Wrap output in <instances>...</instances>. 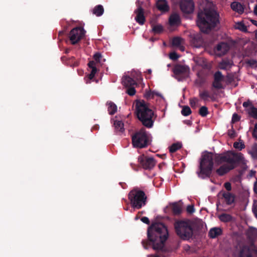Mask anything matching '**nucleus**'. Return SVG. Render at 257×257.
Here are the masks:
<instances>
[{"mask_svg":"<svg viewBox=\"0 0 257 257\" xmlns=\"http://www.w3.org/2000/svg\"><path fill=\"white\" fill-rule=\"evenodd\" d=\"M148 240H142V243L145 249L152 245L155 250H161L168 238L169 233L167 227L163 223H153L147 230Z\"/></svg>","mask_w":257,"mask_h":257,"instance_id":"f257e3e1","label":"nucleus"},{"mask_svg":"<svg viewBox=\"0 0 257 257\" xmlns=\"http://www.w3.org/2000/svg\"><path fill=\"white\" fill-rule=\"evenodd\" d=\"M215 162L221 164L227 163L221 166L216 171L219 176H223L229 171L234 169L239 164L243 163L244 157L241 153H235L233 151H228L223 154H217L215 158Z\"/></svg>","mask_w":257,"mask_h":257,"instance_id":"f03ea898","label":"nucleus"},{"mask_svg":"<svg viewBox=\"0 0 257 257\" xmlns=\"http://www.w3.org/2000/svg\"><path fill=\"white\" fill-rule=\"evenodd\" d=\"M219 15L214 9L205 8L198 12L196 23L200 31L209 33L219 23Z\"/></svg>","mask_w":257,"mask_h":257,"instance_id":"7ed1b4c3","label":"nucleus"},{"mask_svg":"<svg viewBox=\"0 0 257 257\" xmlns=\"http://www.w3.org/2000/svg\"><path fill=\"white\" fill-rule=\"evenodd\" d=\"M135 114L142 124L147 128L153 127L155 119L154 112L144 100H137L135 103Z\"/></svg>","mask_w":257,"mask_h":257,"instance_id":"20e7f679","label":"nucleus"},{"mask_svg":"<svg viewBox=\"0 0 257 257\" xmlns=\"http://www.w3.org/2000/svg\"><path fill=\"white\" fill-rule=\"evenodd\" d=\"M128 199L132 207L140 209L146 205L148 197L145 192L138 187H135L128 194Z\"/></svg>","mask_w":257,"mask_h":257,"instance_id":"39448f33","label":"nucleus"},{"mask_svg":"<svg viewBox=\"0 0 257 257\" xmlns=\"http://www.w3.org/2000/svg\"><path fill=\"white\" fill-rule=\"evenodd\" d=\"M213 157L211 153H207L202 156L197 172L198 177L202 179L209 178L213 168Z\"/></svg>","mask_w":257,"mask_h":257,"instance_id":"423d86ee","label":"nucleus"},{"mask_svg":"<svg viewBox=\"0 0 257 257\" xmlns=\"http://www.w3.org/2000/svg\"><path fill=\"white\" fill-rule=\"evenodd\" d=\"M177 234L183 240H188L192 237L193 229L189 220H177L174 223Z\"/></svg>","mask_w":257,"mask_h":257,"instance_id":"0eeeda50","label":"nucleus"},{"mask_svg":"<svg viewBox=\"0 0 257 257\" xmlns=\"http://www.w3.org/2000/svg\"><path fill=\"white\" fill-rule=\"evenodd\" d=\"M132 140L134 147L136 148H145L150 144L149 135L143 127L132 136Z\"/></svg>","mask_w":257,"mask_h":257,"instance_id":"6e6552de","label":"nucleus"},{"mask_svg":"<svg viewBox=\"0 0 257 257\" xmlns=\"http://www.w3.org/2000/svg\"><path fill=\"white\" fill-rule=\"evenodd\" d=\"M85 33V31L81 27H76L71 30L69 37L72 44L77 43L84 36Z\"/></svg>","mask_w":257,"mask_h":257,"instance_id":"1a4fd4ad","label":"nucleus"},{"mask_svg":"<svg viewBox=\"0 0 257 257\" xmlns=\"http://www.w3.org/2000/svg\"><path fill=\"white\" fill-rule=\"evenodd\" d=\"M138 162L143 169L148 170H152L156 164V161L153 158L144 155L139 157Z\"/></svg>","mask_w":257,"mask_h":257,"instance_id":"9d476101","label":"nucleus"},{"mask_svg":"<svg viewBox=\"0 0 257 257\" xmlns=\"http://www.w3.org/2000/svg\"><path fill=\"white\" fill-rule=\"evenodd\" d=\"M143 3L140 0H137L136 2L137 7V9L134 11V13L136 15L135 18L136 21L140 25L145 24L146 18L144 15V10L142 7Z\"/></svg>","mask_w":257,"mask_h":257,"instance_id":"9b49d317","label":"nucleus"},{"mask_svg":"<svg viewBox=\"0 0 257 257\" xmlns=\"http://www.w3.org/2000/svg\"><path fill=\"white\" fill-rule=\"evenodd\" d=\"M180 7L184 13L191 14L194 11V3L193 0H182Z\"/></svg>","mask_w":257,"mask_h":257,"instance_id":"f8f14e48","label":"nucleus"},{"mask_svg":"<svg viewBox=\"0 0 257 257\" xmlns=\"http://www.w3.org/2000/svg\"><path fill=\"white\" fill-rule=\"evenodd\" d=\"M214 80L212 84V87L220 89L223 88L222 82L223 81L224 77L222 73L219 71H216L213 76Z\"/></svg>","mask_w":257,"mask_h":257,"instance_id":"ddd939ff","label":"nucleus"},{"mask_svg":"<svg viewBox=\"0 0 257 257\" xmlns=\"http://www.w3.org/2000/svg\"><path fill=\"white\" fill-rule=\"evenodd\" d=\"M189 72V68L185 65H177L173 68L174 73L178 76L186 77Z\"/></svg>","mask_w":257,"mask_h":257,"instance_id":"4468645a","label":"nucleus"},{"mask_svg":"<svg viewBox=\"0 0 257 257\" xmlns=\"http://www.w3.org/2000/svg\"><path fill=\"white\" fill-rule=\"evenodd\" d=\"M229 45L225 42L219 43L215 48V52L217 55L223 56L225 55L229 50Z\"/></svg>","mask_w":257,"mask_h":257,"instance_id":"2eb2a0df","label":"nucleus"},{"mask_svg":"<svg viewBox=\"0 0 257 257\" xmlns=\"http://www.w3.org/2000/svg\"><path fill=\"white\" fill-rule=\"evenodd\" d=\"M254 248L255 246L253 244H251L249 247L243 246L239 251L238 257H252L251 250Z\"/></svg>","mask_w":257,"mask_h":257,"instance_id":"dca6fc26","label":"nucleus"},{"mask_svg":"<svg viewBox=\"0 0 257 257\" xmlns=\"http://www.w3.org/2000/svg\"><path fill=\"white\" fill-rule=\"evenodd\" d=\"M156 6L160 11L163 13L168 12L170 9L166 0H158Z\"/></svg>","mask_w":257,"mask_h":257,"instance_id":"f3484780","label":"nucleus"},{"mask_svg":"<svg viewBox=\"0 0 257 257\" xmlns=\"http://www.w3.org/2000/svg\"><path fill=\"white\" fill-rule=\"evenodd\" d=\"M222 196L224 198L226 204L231 205L234 203L235 196L232 193L229 192H223Z\"/></svg>","mask_w":257,"mask_h":257,"instance_id":"a211bd4d","label":"nucleus"},{"mask_svg":"<svg viewBox=\"0 0 257 257\" xmlns=\"http://www.w3.org/2000/svg\"><path fill=\"white\" fill-rule=\"evenodd\" d=\"M122 84L125 87L135 86L137 85V83L132 77L126 76L122 78Z\"/></svg>","mask_w":257,"mask_h":257,"instance_id":"6ab92c4d","label":"nucleus"},{"mask_svg":"<svg viewBox=\"0 0 257 257\" xmlns=\"http://www.w3.org/2000/svg\"><path fill=\"white\" fill-rule=\"evenodd\" d=\"M232 10L238 14H242L244 12V7L242 5L237 2H233L231 4Z\"/></svg>","mask_w":257,"mask_h":257,"instance_id":"aec40b11","label":"nucleus"},{"mask_svg":"<svg viewBox=\"0 0 257 257\" xmlns=\"http://www.w3.org/2000/svg\"><path fill=\"white\" fill-rule=\"evenodd\" d=\"M222 233V229L219 227H214L209 231L208 236L211 238H215L218 236L221 235Z\"/></svg>","mask_w":257,"mask_h":257,"instance_id":"412c9836","label":"nucleus"},{"mask_svg":"<svg viewBox=\"0 0 257 257\" xmlns=\"http://www.w3.org/2000/svg\"><path fill=\"white\" fill-rule=\"evenodd\" d=\"M200 98L204 101L208 100V98L214 100V97L213 95H211L209 91L206 90H204L202 91H199V94Z\"/></svg>","mask_w":257,"mask_h":257,"instance_id":"4be33fe9","label":"nucleus"},{"mask_svg":"<svg viewBox=\"0 0 257 257\" xmlns=\"http://www.w3.org/2000/svg\"><path fill=\"white\" fill-rule=\"evenodd\" d=\"M180 23V17L177 14H173L170 17L169 24L171 26L178 25Z\"/></svg>","mask_w":257,"mask_h":257,"instance_id":"5701e85b","label":"nucleus"},{"mask_svg":"<svg viewBox=\"0 0 257 257\" xmlns=\"http://www.w3.org/2000/svg\"><path fill=\"white\" fill-rule=\"evenodd\" d=\"M171 207L172 212L174 215H179L182 212V206L179 203H173Z\"/></svg>","mask_w":257,"mask_h":257,"instance_id":"b1692460","label":"nucleus"},{"mask_svg":"<svg viewBox=\"0 0 257 257\" xmlns=\"http://www.w3.org/2000/svg\"><path fill=\"white\" fill-rule=\"evenodd\" d=\"M114 126L115 130L116 132L122 133L124 132V124L120 120H115L114 122Z\"/></svg>","mask_w":257,"mask_h":257,"instance_id":"393cba45","label":"nucleus"},{"mask_svg":"<svg viewBox=\"0 0 257 257\" xmlns=\"http://www.w3.org/2000/svg\"><path fill=\"white\" fill-rule=\"evenodd\" d=\"M104 13V9L102 5L96 6L93 9V14L97 17L101 16Z\"/></svg>","mask_w":257,"mask_h":257,"instance_id":"a878e982","label":"nucleus"},{"mask_svg":"<svg viewBox=\"0 0 257 257\" xmlns=\"http://www.w3.org/2000/svg\"><path fill=\"white\" fill-rule=\"evenodd\" d=\"M220 220L223 222H229L232 220V216L227 213H222L219 216Z\"/></svg>","mask_w":257,"mask_h":257,"instance_id":"bb28decb","label":"nucleus"},{"mask_svg":"<svg viewBox=\"0 0 257 257\" xmlns=\"http://www.w3.org/2000/svg\"><path fill=\"white\" fill-rule=\"evenodd\" d=\"M107 105H108L107 110L108 111V113L110 115L114 114L117 110V106L116 105L112 102H108L107 103Z\"/></svg>","mask_w":257,"mask_h":257,"instance_id":"cd10ccee","label":"nucleus"},{"mask_svg":"<svg viewBox=\"0 0 257 257\" xmlns=\"http://www.w3.org/2000/svg\"><path fill=\"white\" fill-rule=\"evenodd\" d=\"M248 152L252 158L257 160V144H254Z\"/></svg>","mask_w":257,"mask_h":257,"instance_id":"c85d7f7f","label":"nucleus"},{"mask_svg":"<svg viewBox=\"0 0 257 257\" xmlns=\"http://www.w3.org/2000/svg\"><path fill=\"white\" fill-rule=\"evenodd\" d=\"M181 147V144L179 143H174L170 147L169 151L170 153H173L179 150Z\"/></svg>","mask_w":257,"mask_h":257,"instance_id":"c756f323","label":"nucleus"},{"mask_svg":"<svg viewBox=\"0 0 257 257\" xmlns=\"http://www.w3.org/2000/svg\"><path fill=\"white\" fill-rule=\"evenodd\" d=\"M233 147L236 149L241 151L245 148V145L243 141L240 140L239 142H235L233 143Z\"/></svg>","mask_w":257,"mask_h":257,"instance_id":"7c9ffc66","label":"nucleus"},{"mask_svg":"<svg viewBox=\"0 0 257 257\" xmlns=\"http://www.w3.org/2000/svg\"><path fill=\"white\" fill-rule=\"evenodd\" d=\"M152 31L155 34H160L163 31V26L161 25H153Z\"/></svg>","mask_w":257,"mask_h":257,"instance_id":"2f4dec72","label":"nucleus"},{"mask_svg":"<svg viewBox=\"0 0 257 257\" xmlns=\"http://www.w3.org/2000/svg\"><path fill=\"white\" fill-rule=\"evenodd\" d=\"M231 65L230 62L228 60H223L219 63L221 69L226 70Z\"/></svg>","mask_w":257,"mask_h":257,"instance_id":"473e14b6","label":"nucleus"},{"mask_svg":"<svg viewBox=\"0 0 257 257\" xmlns=\"http://www.w3.org/2000/svg\"><path fill=\"white\" fill-rule=\"evenodd\" d=\"M93 59L97 64H101L102 63V57L101 54L99 53H96L93 55Z\"/></svg>","mask_w":257,"mask_h":257,"instance_id":"72a5a7b5","label":"nucleus"},{"mask_svg":"<svg viewBox=\"0 0 257 257\" xmlns=\"http://www.w3.org/2000/svg\"><path fill=\"white\" fill-rule=\"evenodd\" d=\"M208 113V110L207 107L203 106L200 107L199 110V114L203 116H206Z\"/></svg>","mask_w":257,"mask_h":257,"instance_id":"f704fd0d","label":"nucleus"},{"mask_svg":"<svg viewBox=\"0 0 257 257\" xmlns=\"http://www.w3.org/2000/svg\"><path fill=\"white\" fill-rule=\"evenodd\" d=\"M198 76V78L196 80L195 83L199 86H202L206 82V78L201 76L199 73Z\"/></svg>","mask_w":257,"mask_h":257,"instance_id":"c9c22d12","label":"nucleus"},{"mask_svg":"<svg viewBox=\"0 0 257 257\" xmlns=\"http://www.w3.org/2000/svg\"><path fill=\"white\" fill-rule=\"evenodd\" d=\"M191 110L188 106H184L181 110V113L184 116H188L191 114Z\"/></svg>","mask_w":257,"mask_h":257,"instance_id":"e433bc0d","label":"nucleus"},{"mask_svg":"<svg viewBox=\"0 0 257 257\" xmlns=\"http://www.w3.org/2000/svg\"><path fill=\"white\" fill-rule=\"evenodd\" d=\"M182 39L180 37H174L172 39V45L173 46L179 47L181 45Z\"/></svg>","mask_w":257,"mask_h":257,"instance_id":"4c0bfd02","label":"nucleus"},{"mask_svg":"<svg viewBox=\"0 0 257 257\" xmlns=\"http://www.w3.org/2000/svg\"><path fill=\"white\" fill-rule=\"evenodd\" d=\"M248 114L254 118L257 119V108L251 107L248 109Z\"/></svg>","mask_w":257,"mask_h":257,"instance_id":"58836bf2","label":"nucleus"},{"mask_svg":"<svg viewBox=\"0 0 257 257\" xmlns=\"http://www.w3.org/2000/svg\"><path fill=\"white\" fill-rule=\"evenodd\" d=\"M127 88V89L126 91V93L128 95L133 96L136 94V91L134 86H131Z\"/></svg>","mask_w":257,"mask_h":257,"instance_id":"ea45409f","label":"nucleus"},{"mask_svg":"<svg viewBox=\"0 0 257 257\" xmlns=\"http://www.w3.org/2000/svg\"><path fill=\"white\" fill-rule=\"evenodd\" d=\"M237 29L242 32H246L247 31V28L246 26L242 22H239L237 24Z\"/></svg>","mask_w":257,"mask_h":257,"instance_id":"a19ab883","label":"nucleus"},{"mask_svg":"<svg viewBox=\"0 0 257 257\" xmlns=\"http://www.w3.org/2000/svg\"><path fill=\"white\" fill-rule=\"evenodd\" d=\"M97 71V69L96 67H93V68L91 69L90 73L88 75V77L89 80H91L94 78Z\"/></svg>","mask_w":257,"mask_h":257,"instance_id":"79ce46f5","label":"nucleus"},{"mask_svg":"<svg viewBox=\"0 0 257 257\" xmlns=\"http://www.w3.org/2000/svg\"><path fill=\"white\" fill-rule=\"evenodd\" d=\"M243 106L246 108V111L248 113V109L251 107H254L251 102L249 101H245L242 104Z\"/></svg>","mask_w":257,"mask_h":257,"instance_id":"37998d69","label":"nucleus"},{"mask_svg":"<svg viewBox=\"0 0 257 257\" xmlns=\"http://www.w3.org/2000/svg\"><path fill=\"white\" fill-rule=\"evenodd\" d=\"M240 119V117L236 113H234L232 115L231 122L235 123L238 121Z\"/></svg>","mask_w":257,"mask_h":257,"instance_id":"c03bdc74","label":"nucleus"},{"mask_svg":"<svg viewBox=\"0 0 257 257\" xmlns=\"http://www.w3.org/2000/svg\"><path fill=\"white\" fill-rule=\"evenodd\" d=\"M187 212L189 214H192L195 211L194 207L193 205H188L186 208Z\"/></svg>","mask_w":257,"mask_h":257,"instance_id":"a18cd8bd","label":"nucleus"},{"mask_svg":"<svg viewBox=\"0 0 257 257\" xmlns=\"http://www.w3.org/2000/svg\"><path fill=\"white\" fill-rule=\"evenodd\" d=\"M98 65V64H97L94 60L89 61L88 64V67L91 69L93 68V67H96Z\"/></svg>","mask_w":257,"mask_h":257,"instance_id":"49530a36","label":"nucleus"},{"mask_svg":"<svg viewBox=\"0 0 257 257\" xmlns=\"http://www.w3.org/2000/svg\"><path fill=\"white\" fill-rule=\"evenodd\" d=\"M170 58L173 60H176L179 58V56L176 52H173L170 53Z\"/></svg>","mask_w":257,"mask_h":257,"instance_id":"de8ad7c7","label":"nucleus"},{"mask_svg":"<svg viewBox=\"0 0 257 257\" xmlns=\"http://www.w3.org/2000/svg\"><path fill=\"white\" fill-rule=\"evenodd\" d=\"M197 102V99L196 98L191 99L190 100V104L191 107H195Z\"/></svg>","mask_w":257,"mask_h":257,"instance_id":"09e8293b","label":"nucleus"},{"mask_svg":"<svg viewBox=\"0 0 257 257\" xmlns=\"http://www.w3.org/2000/svg\"><path fill=\"white\" fill-rule=\"evenodd\" d=\"M224 186L228 191H229L231 190V185L229 182L225 183L224 184Z\"/></svg>","mask_w":257,"mask_h":257,"instance_id":"8fccbe9b","label":"nucleus"},{"mask_svg":"<svg viewBox=\"0 0 257 257\" xmlns=\"http://www.w3.org/2000/svg\"><path fill=\"white\" fill-rule=\"evenodd\" d=\"M141 221L147 224H149L150 223L149 219L147 217L145 216L141 218Z\"/></svg>","mask_w":257,"mask_h":257,"instance_id":"3c124183","label":"nucleus"},{"mask_svg":"<svg viewBox=\"0 0 257 257\" xmlns=\"http://www.w3.org/2000/svg\"><path fill=\"white\" fill-rule=\"evenodd\" d=\"M253 137L257 139V123L255 124L254 128L252 133Z\"/></svg>","mask_w":257,"mask_h":257,"instance_id":"603ef678","label":"nucleus"},{"mask_svg":"<svg viewBox=\"0 0 257 257\" xmlns=\"http://www.w3.org/2000/svg\"><path fill=\"white\" fill-rule=\"evenodd\" d=\"M153 92L150 91V92H147L145 94V97L147 98H150L151 97H153Z\"/></svg>","mask_w":257,"mask_h":257,"instance_id":"864d4df0","label":"nucleus"},{"mask_svg":"<svg viewBox=\"0 0 257 257\" xmlns=\"http://www.w3.org/2000/svg\"><path fill=\"white\" fill-rule=\"evenodd\" d=\"M253 191L255 194H257V179L254 182L253 184Z\"/></svg>","mask_w":257,"mask_h":257,"instance_id":"5fc2aeb1","label":"nucleus"},{"mask_svg":"<svg viewBox=\"0 0 257 257\" xmlns=\"http://www.w3.org/2000/svg\"><path fill=\"white\" fill-rule=\"evenodd\" d=\"M256 63V61L254 60H250L247 61V64L250 65H254Z\"/></svg>","mask_w":257,"mask_h":257,"instance_id":"6e6d98bb","label":"nucleus"},{"mask_svg":"<svg viewBox=\"0 0 257 257\" xmlns=\"http://www.w3.org/2000/svg\"><path fill=\"white\" fill-rule=\"evenodd\" d=\"M253 211L255 216L257 217V204L255 205L253 208Z\"/></svg>","mask_w":257,"mask_h":257,"instance_id":"4d7b16f0","label":"nucleus"},{"mask_svg":"<svg viewBox=\"0 0 257 257\" xmlns=\"http://www.w3.org/2000/svg\"><path fill=\"white\" fill-rule=\"evenodd\" d=\"M251 22L252 24H253L254 25H255L257 27V21L252 20H251Z\"/></svg>","mask_w":257,"mask_h":257,"instance_id":"13d9d810","label":"nucleus"},{"mask_svg":"<svg viewBox=\"0 0 257 257\" xmlns=\"http://www.w3.org/2000/svg\"><path fill=\"white\" fill-rule=\"evenodd\" d=\"M254 14L257 16V5L255 6L254 8Z\"/></svg>","mask_w":257,"mask_h":257,"instance_id":"bf43d9fd","label":"nucleus"},{"mask_svg":"<svg viewBox=\"0 0 257 257\" xmlns=\"http://www.w3.org/2000/svg\"><path fill=\"white\" fill-rule=\"evenodd\" d=\"M156 38H151L150 39V41H152V42H154V41H156Z\"/></svg>","mask_w":257,"mask_h":257,"instance_id":"052dcab7","label":"nucleus"},{"mask_svg":"<svg viewBox=\"0 0 257 257\" xmlns=\"http://www.w3.org/2000/svg\"><path fill=\"white\" fill-rule=\"evenodd\" d=\"M255 38L257 39V30L255 32Z\"/></svg>","mask_w":257,"mask_h":257,"instance_id":"680f3d73","label":"nucleus"},{"mask_svg":"<svg viewBox=\"0 0 257 257\" xmlns=\"http://www.w3.org/2000/svg\"><path fill=\"white\" fill-rule=\"evenodd\" d=\"M148 73L151 74L152 72V70L151 69H148Z\"/></svg>","mask_w":257,"mask_h":257,"instance_id":"e2e57ef3","label":"nucleus"},{"mask_svg":"<svg viewBox=\"0 0 257 257\" xmlns=\"http://www.w3.org/2000/svg\"><path fill=\"white\" fill-rule=\"evenodd\" d=\"M162 166V164H160L159 165V168H160V169H161V168Z\"/></svg>","mask_w":257,"mask_h":257,"instance_id":"0e129e2a","label":"nucleus"},{"mask_svg":"<svg viewBox=\"0 0 257 257\" xmlns=\"http://www.w3.org/2000/svg\"><path fill=\"white\" fill-rule=\"evenodd\" d=\"M131 165L132 166V168L134 169H135V167H134L132 163L131 164Z\"/></svg>","mask_w":257,"mask_h":257,"instance_id":"69168bd1","label":"nucleus"},{"mask_svg":"<svg viewBox=\"0 0 257 257\" xmlns=\"http://www.w3.org/2000/svg\"><path fill=\"white\" fill-rule=\"evenodd\" d=\"M68 51H69V50H66V53H68Z\"/></svg>","mask_w":257,"mask_h":257,"instance_id":"338daca9","label":"nucleus"},{"mask_svg":"<svg viewBox=\"0 0 257 257\" xmlns=\"http://www.w3.org/2000/svg\"><path fill=\"white\" fill-rule=\"evenodd\" d=\"M154 257H160L159 255H155Z\"/></svg>","mask_w":257,"mask_h":257,"instance_id":"774afa93","label":"nucleus"}]
</instances>
